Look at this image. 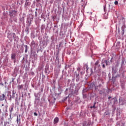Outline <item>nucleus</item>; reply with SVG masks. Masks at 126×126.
Returning a JSON list of instances; mask_svg holds the SVG:
<instances>
[{
	"label": "nucleus",
	"instance_id": "nucleus-26",
	"mask_svg": "<svg viewBox=\"0 0 126 126\" xmlns=\"http://www.w3.org/2000/svg\"><path fill=\"white\" fill-rule=\"evenodd\" d=\"M111 98H112V97H111V96H109V97H108V99H111Z\"/></svg>",
	"mask_w": 126,
	"mask_h": 126
},
{
	"label": "nucleus",
	"instance_id": "nucleus-9",
	"mask_svg": "<svg viewBox=\"0 0 126 126\" xmlns=\"http://www.w3.org/2000/svg\"><path fill=\"white\" fill-rule=\"evenodd\" d=\"M49 67H46L45 69V73H49Z\"/></svg>",
	"mask_w": 126,
	"mask_h": 126
},
{
	"label": "nucleus",
	"instance_id": "nucleus-13",
	"mask_svg": "<svg viewBox=\"0 0 126 126\" xmlns=\"http://www.w3.org/2000/svg\"><path fill=\"white\" fill-rule=\"evenodd\" d=\"M112 100H113L114 103H117V102H118V100H117V98H112Z\"/></svg>",
	"mask_w": 126,
	"mask_h": 126
},
{
	"label": "nucleus",
	"instance_id": "nucleus-17",
	"mask_svg": "<svg viewBox=\"0 0 126 126\" xmlns=\"http://www.w3.org/2000/svg\"><path fill=\"white\" fill-rule=\"evenodd\" d=\"M104 10L105 12H106V11H107V8H106V7L105 6H104Z\"/></svg>",
	"mask_w": 126,
	"mask_h": 126
},
{
	"label": "nucleus",
	"instance_id": "nucleus-31",
	"mask_svg": "<svg viewBox=\"0 0 126 126\" xmlns=\"http://www.w3.org/2000/svg\"><path fill=\"white\" fill-rule=\"evenodd\" d=\"M33 74H34V73H32V75H33Z\"/></svg>",
	"mask_w": 126,
	"mask_h": 126
},
{
	"label": "nucleus",
	"instance_id": "nucleus-21",
	"mask_svg": "<svg viewBox=\"0 0 126 126\" xmlns=\"http://www.w3.org/2000/svg\"><path fill=\"white\" fill-rule=\"evenodd\" d=\"M33 115H34V116H38V114H37V113H36V112H34V113H33Z\"/></svg>",
	"mask_w": 126,
	"mask_h": 126
},
{
	"label": "nucleus",
	"instance_id": "nucleus-19",
	"mask_svg": "<svg viewBox=\"0 0 126 126\" xmlns=\"http://www.w3.org/2000/svg\"><path fill=\"white\" fill-rule=\"evenodd\" d=\"M35 17H37V16H38V15L37 14V11L35 12Z\"/></svg>",
	"mask_w": 126,
	"mask_h": 126
},
{
	"label": "nucleus",
	"instance_id": "nucleus-7",
	"mask_svg": "<svg viewBox=\"0 0 126 126\" xmlns=\"http://www.w3.org/2000/svg\"><path fill=\"white\" fill-rule=\"evenodd\" d=\"M20 116H21L20 115H19V117H18V116H17V124H18V122H20V121H21Z\"/></svg>",
	"mask_w": 126,
	"mask_h": 126
},
{
	"label": "nucleus",
	"instance_id": "nucleus-25",
	"mask_svg": "<svg viewBox=\"0 0 126 126\" xmlns=\"http://www.w3.org/2000/svg\"><path fill=\"white\" fill-rule=\"evenodd\" d=\"M123 34L125 33V30H123Z\"/></svg>",
	"mask_w": 126,
	"mask_h": 126
},
{
	"label": "nucleus",
	"instance_id": "nucleus-24",
	"mask_svg": "<svg viewBox=\"0 0 126 126\" xmlns=\"http://www.w3.org/2000/svg\"><path fill=\"white\" fill-rule=\"evenodd\" d=\"M86 124H85V123H83V126H86Z\"/></svg>",
	"mask_w": 126,
	"mask_h": 126
},
{
	"label": "nucleus",
	"instance_id": "nucleus-10",
	"mask_svg": "<svg viewBox=\"0 0 126 126\" xmlns=\"http://www.w3.org/2000/svg\"><path fill=\"white\" fill-rule=\"evenodd\" d=\"M28 46H27V45H25V53H27V52H28Z\"/></svg>",
	"mask_w": 126,
	"mask_h": 126
},
{
	"label": "nucleus",
	"instance_id": "nucleus-16",
	"mask_svg": "<svg viewBox=\"0 0 126 126\" xmlns=\"http://www.w3.org/2000/svg\"><path fill=\"white\" fill-rule=\"evenodd\" d=\"M121 86H122V89H124L125 88V85H124V84H122Z\"/></svg>",
	"mask_w": 126,
	"mask_h": 126
},
{
	"label": "nucleus",
	"instance_id": "nucleus-5",
	"mask_svg": "<svg viewBox=\"0 0 126 126\" xmlns=\"http://www.w3.org/2000/svg\"><path fill=\"white\" fill-rule=\"evenodd\" d=\"M112 69L113 73H117V71H118V70L117 69V68H116V67H112Z\"/></svg>",
	"mask_w": 126,
	"mask_h": 126
},
{
	"label": "nucleus",
	"instance_id": "nucleus-18",
	"mask_svg": "<svg viewBox=\"0 0 126 126\" xmlns=\"http://www.w3.org/2000/svg\"><path fill=\"white\" fill-rule=\"evenodd\" d=\"M105 64H106V65H108V61H107V60L105 61Z\"/></svg>",
	"mask_w": 126,
	"mask_h": 126
},
{
	"label": "nucleus",
	"instance_id": "nucleus-14",
	"mask_svg": "<svg viewBox=\"0 0 126 126\" xmlns=\"http://www.w3.org/2000/svg\"><path fill=\"white\" fill-rule=\"evenodd\" d=\"M30 4H31V3H30V2H27V0H26L25 5L27 6V5H30Z\"/></svg>",
	"mask_w": 126,
	"mask_h": 126
},
{
	"label": "nucleus",
	"instance_id": "nucleus-23",
	"mask_svg": "<svg viewBox=\"0 0 126 126\" xmlns=\"http://www.w3.org/2000/svg\"><path fill=\"white\" fill-rule=\"evenodd\" d=\"M13 38H15V33H13Z\"/></svg>",
	"mask_w": 126,
	"mask_h": 126
},
{
	"label": "nucleus",
	"instance_id": "nucleus-11",
	"mask_svg": "<svg viewBox=\"0 0 126 126\" xmlns=\"http://www.w3.org/2000/svg\"><path fill=\"white\" fill-rule=\"evenodd\" d=\"M9 111H10V113L11 115L12 112H13V107L12 106L10 109H9Z\"/></svg>",
	"mask_w": 126,
	"mask_h": 126
},
{
	"label": "nucleus",
	"instance_id": "nucleus-2",
	"mask_svg": "<svg viewBox=\"0 0 126 126\" xmlns=\"http://www.w3.org/2000/svg\"><path fill=\"white\" fill-rule=\"evenodd\" d=\"M95 67H94V70H96V67H100V64H99V61H97L95 63Z\"/></svg>",
	"mask_w": 126,
	"mask_h": 126
},
{
	"label": "nucleus",
	"instance_id": "nucleus-32",
	"mask_svg": "<svg viewBox=\"0 0 126 126\" xmlns=\"http://www.w3.org/2000/svg\"><path fill=\"white\" fill-rule=\"evenodd\" d=\"M54 100H56V98H54Z\"/></svg>",
	"mask_w": 126,
	"mask_h": 126
},
{
	"label": "nucleus",
	"instance_id": "nucleus-28",
	"mask_svg": "<svg viewBox=\"0 0 126 126\" xmlns=\"http://www.w3.org/2000/svg\"><path fill=\"white\" fill-rule=\"evenodd\" d=\"M1 106H2V107H3V106H4V105L3 104H2L1 105Z\"/></svg>",
	"mask_w": 126,
	"mask_h": 126
},
{
	"label": "nucleus",
	"instance_id": "nucleus-27",
	"mask_svg": "<svg viewBox=\"0 0 126 126\" xmlns=\"http://www.w3.org/2000/svg\"><path fill=\"white\" fill-rule=\"evenodd\" d=\"M41 92H42V91H43V89H41Z\"/></svg>",
	"mask_w": 126,
	"mask_h": 126
},
{
	"label": "nucleus",
	"instance_id": "nucleus-33",
	"mask_svg": "<svg viewBox=\"0 0 126 126\" xmlns=\"http://www.w3.org/2000/svg\"><path fill=\"white\" fill-rule=\"evenodd\" d=\"M77 76H78V75L77 74Z\"/></svg>",
	"mask_w": 126,
	"mask_h": 126
},
{
	"label": "nucleus",
	"instance_id": "nucleus-12",
	"mask_svg": "<svg viewBox=\"0 0 126 126\" xmlns=\"http://www.w3.org/2000/svg\"><path fill=\"white\" fill-rule=\"evenodd\" d=\"M11 59H12V60H15V54H13L11 55Z\"/></svg>",
	"mask_w": 126,
	"mask_h": 126
},
{
	"label": "nucleus",
	"instance_id": "nucleus-8",
	"mask_svg": "<svg viewBox=\"0 0 126 126\" xmlns=\"http://www.w3.org/2000/svg\"><path fill=\"white\" fill-rule=\"evenodd\" d=\"M54 121L55 124H57V123H58L59 122V118H58V117L55 118Z\"/></svg>",
	"mask_w": 126,
	"mask_h": 126
},
{
	"label": "nucleus",
	"instance_id": "nucleus-4",
	"mask_svg": "<svg viewBox=\"0 0 126 126\" xmlns=\"http://www.w3.org/2000/svg\"><path fill=\"white\" fill-rule=\"evenodd\" d=\"M15 94H16V92L13 90L12 91V96L10 97V100H11V98H15Z\"/></svg>",
	"mask_w": 126,
	"mask_h": 126
},
{
	"label": "nucleus",
	"instance_id": "nucleus-1",
	"mask_svg": "<svg viewBox=\"0 0 126 126\" xmlns=\"http://www.w3.org/2000/svg\"><path fill=\"white\" fill-rule=\"evenodd\" d=\"M9 13L10 17H15L17 15V12L15 10H11Z\"/></svg>",
	"mask_w": 126,
	"mask_h": 126
},
{
	"label": "nucleus",
	"instance_id": "nucleus-20",
	"mask_svg": "<svg viewBox=\"0 0 126 126\" xmlns=\"http://www.w3.org/2000/svg\"><path fill=\"white\" fill-rule=\"evenodd\" d=\"M119 126H125V124L122 123V125H119Z\"/></svg>",
	"mask_w": 126,
	"mask_h": 126
},
{
	"label": "nucleus",
	"instance_id": "nucleus-15",
	"mask_svg": "<svg viewBox=\"0 0 126 126\" xmlns=\"http://www.w3.org/2000/svg\"><path fill=\"white\" fill-rule=\"evenodd\" d=\"M114 4H115V5H118V4H119V2L118 1H115L114 2Z\"/></svg>",
	"mask_w": 126,
	"mask_h": 126
},
{
	"label": "nucleus",
	"instance_id": "nucleus-6",
	"mask_svg": "<svg viewBox=\"0 0 126 126\" xmlns=\"http://www.w3.org/2000/svg\"><path fill=\"white\" fill-rule=\"evenodd\" d=\"M17 88H18V90H20L21 89H23V85H18Z\"/></svg>",
	"mask_w": 126,
	"mask_h": 126
},
{
	"label": "nucleus",
	"instance_id": "nucleus-22",
	"mask_svg": "<svg viewBox=\"0 0 126 126\" xmlns=\"http://www.w3.org/2000/svg\"><path fill=\"white\" fill-rule=\"evenodd\" d=\"M102 67L103 68H105V64H102Z\"/></svg>",
	"mask_w": 126,
	"mask_h": 126
},
{
	"label": "nucleus",
	"instance_id": "nucleus-30",
	"mask_svg": "<svg viewBox=\"0 0 126 126\" xmlns=\"http://www.w3.org/2000/svg\"><path fill=\"white\" fill-rule=\"evenodd\" d=\"M35 10L37 11V10H38V8H36Z\"/></svg>",
	"mask_w": 126,
	"mask_h": 126
},
{
	"label": "nucleus",
	"instance_id": "nucleus-3",
	"mask_svg": "<svg viewBox=\"0 0 126 126\" xmlns=\"http://www.w3.org/2000/svg\"><path fill=\"white\" fill-rule=\"evenodd\" d=\"M3 100H5V95L4 94L0 95V101H3Z\"/></svg>",
	"mask_w": 126,
	"mask_h": 126
},
{
	"label": "nucleus",
	"instance_id": "nucleus-29",
	"mask_svg": "<svg viewBox=\"0 0 126 126\" xmlns=\"http://www.w3.org/2000/svg\"><path fill=\"white\" fill-rule=\"evenodd\" d=\"M92 108H95V105H94V106L92 107Z\"/></svg>",
	"mask_w": 126,
	"mask_h": 126
}]
</instances>
